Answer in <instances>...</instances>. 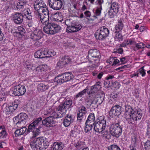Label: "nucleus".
Returning a JSON list of instances; mask_svg holds the SVG:
<instances>
[{
    "label": "nucleus",
    "instance_id": "f257e3e1",
    "mask_svg": "<svg viewBox=\"0 0 150 150\" xmlns=\"http://www.w3.org/2000/svg\"><path fill=\"white\" fill-rule=\"evenodd\" d=\"M33 6L37 12L36 18L43 25H45L49 21V11L48 7L42 0H37L34 2Z\"/></svg>",
    "mask_w": 150,
    "mask_h": 150
},
{
    "label": "nucleus",
    "instance_id": "f03ea898",
    "mask_svg": "<svg viewBox=\"0 0 150 150\" xmlns=\"http://www.w3.org/2000/svg\"><path fill=\"white\" fill-rule=\"evenodd\" d=\"M125 114L128 115L125 118L129 124L136 123L137 121L141 120L142 114L140 110L127 105L125 106Z\"/></svg>",
    "mask_w": 150,
    "mask_h": 150
},
{
    "label": "nucleus",
    "instance_id": "7ed1b4c3",
    "mask_svg": "<svg viewBox=\"0 0 150 150\" xmlns=\"http://www.w3.org/2000/svg\"><path fill=\"white\" fill-rule=\"evenodd\" d=\"M100 83L99 82H97L94 86H92L90 91H88V94L89 95L86 99L87 102L91 103L95 101L97 103L101 99L100 96L97 92L100 88Z\"/></svg>",
    "mask_w": 150,
    "mask_h": 150
},
{
    "label": "nucleus",
    "instance_id": "20e7f679",
    "mask_svg": "<svg viewBox=\"0 0 150 150\" xmlns=\"http://www.w3.org/2000/svg\"><path fill=\"white\" fill-rule=\"evenodd\" d=\"M49 144L45 137H40L34 139L30 142V145L34 150H45Z\"/></svg>",
    "mask_w": 150,
    "mask_h": 150
},
{
    "label": "nucleus",
    "instance_id": "39448f33",
    "mask_svg": "<svg viewBox=\"0 0 150 150\" xmlns=\"http://www.w3.org/2000/svg\"><path fill=\"white\" fill-rule=\"evenodd\" d=\"M42 120V118L39 117L30 124L28 126L26 134H28L30 132H31L34 136L36 137L38 135L40 132V128L41 127L40 125H41Z\"/></svg>",
    "mask_w": 150,
    "mask_h": 150
},
{
    "label": "nucleus",
    "instance_id": "423d86ee",
    "mask_svg": "<svg viewBox=\"0 0 150 150\" xmlns=\"http://www.w3.org/2000/svg\"><path fill=\"white\" fill-rule=\"evenodd\" d=\"M61 29L60 25L54 23L48 22L43 28V30L46 33L54 35L58 33Z\"/></svg>",
    "mask_w": 150,
    "mask_h": 150
},
{
    "label": "nucleus",
    "instance_id": "0eeeda50",
    "mask_svg": "<svg viewBox=\"0 0 150 150\" xmlns=\"http://www.w3.org/2000/svg\"><path fill=\"white\" fill-rule=\"evenodd\" d=\"M43 36V33L41 31L36 30L29 33L28 37L33 41L35 42V45L38 47L42 44V42H40V40L42 38Z\"/></svg>",
    "mask_w": 150,
    "mask_h": 150
},
{
    "label": "nucleus",
    "instance_id": "6e6552de",
    "mask_svg": "<svg viewBox=\"0 0 150 150\" xmlns=\"http://www.w3.org/2000/svg\"><path fill=\"white\" fill-rule=\"evenodd\" d=\"M110 132L111 134L116 138H118L122 132V128L119 123L112 124L110 125Z\"/></svg>",
    "mask_w": 150,
    "mask_h": 150
},
{
    "label": "nucleus",
    "instance_id": "1a4fd4ad",
    "mask_svg": "<svg viewBox=\"0 0 150 150\" xmlns=\"http://www.w3.org/2000/svg\"><path fill=\"white\" fill-rule=\"evenodd\" d=\"M109 33V31L105 26H103L98 30L95 33L97 40H102L106 38Z\"/></svg>",
    "mask_w": 150,
    "mask_h": 150
},
{
    "label": "nucleus",
    "instance_id": "9d476101",
    "mask_svg": "<svg viewBox=\"0 0 150 150\" xmlns=\"http://www.w3.org/2000/svg\"><path fill=\"white\" fill-rule=\"evenodd\" d=\"M109 8L110 9L108 12L109 17L112 18L119 11L120 7L119 4L116 2H111Z\"/></svg>",
    "mask_w": 150,
    "mask_h": 150
},
{
    "label": "nucleus",
    "instance_id": "9b49d317",
    "mask_svg": "<svg viewBox=\"0 0 150 150\" xmlns=\"http://www.w3.org/2000/svg\"><path fill=\"white\" fill-rule=\"evenodd\" d=\"M26 91L24 85L20 84L17 85L14 87L12 93L15 96H21L23 95Z\"/></svg>",
    "mask_w": 150,
    "mask_h": 150
},
{
    "label": "nucleus",
    "instance_id": "f8f14e48",
    "mask_svg": "<svg viewBox=\"0 0 150 150\" xmlns=\"http://www.w3.org/2000/svg\"><path fill=\"white\" fill-rule=\"evenodd\" d=\"M122 109V106L119 105H113L110 111V115L112 117L119 116L121 114Z\"/></svg>",
    "mask_w": 150,
    "mask_h": 150
},
{
    "label": "nucleus",
    "instance_id": "ddd939ff",
    "mask_svg": "<svg viewBox=\"0 0 150 150\" xmlns=\"http://www.w3.org/2000/svg\"><path fill=\"white\" fill-rule=\"evenodd\" d=\"M91 57L93 58H94L93 60L96 63H99L100 59L101 57L100 52L96 49H91L88 51V57L90 58Z\"/></svg>",
    "mask_w": 150,
    "mask_h": 150
},
{
    "label": "nucleus",
    "instance_id": "4468645a",
    "mask_svg": "<svg viewBox=\"0 0 150 150\" xmlns=\"http://www.w3.org/2000/svg\"><path fill=\"white\" fill-rule=\"evenodd\" d=\"M49 6L54 10H58L60 9L63 5L61 0H48Z\"/></svg>",
    "mask_w": 150,
    "mask_h": 150
},
{
    "label": "nucleus",
    "instance_id": "2eb2a0df",
    "mask_svg": "<svg viewBox=\"0 0 150 150\" xmlns=\"http://www.w3.org/2000/svg\"><path fill=\"white\" fill-rule=\"evenodd\" d=\"M82 26L79 23H72L71 25L68 26L66 29V32L68 33H74L78 31L81 29Z\"/></svg>",
    "mask_w": 150,
    "mask_h": 150
},
{
    "label": "nucleus",
    "instance_id": "dca6fc26",
    "mask_svg": "<svg viewBox=\"0 0 150 150\" xmlns=\"http://www.w3.org/2000/svg\"><path fill=\"white\" fill-rule=\"evenodd\" d=\"M27 118L28 115L26 113H21L13 118V121L16 125L24 123L26 122Z\"/></svg>",
    "mask_w": 150,
    "mask_h": 150
},
{
    "label": "nucleus",
    "instance_id": "f3484780",
    "mask_svg": "<svg viewBox=\"0 0 150 150\" xmlns=\"http://www.w3.org/2000/svg\"><path fill=\"white\" fill-rule=\"evenodd\" d=\"M11 18L15 23L20 24L23 21V16L20 13L15 12L12 14Z\"/></svg>",
    "mask_w": 150,
    "mask_h": 150
},
{
    "label": "nucleus",
    "instance_id": "a211bd4d",
    "mask_svg": "<svg viewBox=\"0 0 150 150\" xmlns=\"http://www.w3.org/2000/svg\"><path fill=\"white\" fill-rule=\"evenodd\" d=\"M48 66L46 64H42L35 68V73L39 75L42 74L49 69Z\"/></svg>",
    "mask_w": 150,
    "mask_h": 150
},
{
    "label": "nucleus",
    "instance_id": "6ab92c4d",
    "mask_svg": "<svg viewBox=\"0 0 150 150\" xmlns=\"http://www.w3.org/2000/svg\"><path fill=\"white\" fill-rule=\"evenodd\" d=\"M56 122L54 121L51 117L50 116L47 117L43 120L41 121V124L47 127H51L54 126Z\"/></svg>",
    "mask_w": 150,
    "mask_h": 150
},
{
    "label": "nucleus",
    "instance_id": "aec40b11",
    "mask_svg": "<svg viewBox=\"0 0 150 150\" xmlns=\"http://www.w3.org/2000/svg\"><path fill=\"white\" fill-rule=\"evenodd\" d=\"M28 6V5L27 4L26 2L20 1L18 2L16 5L14 6L13 8L16 10L22 11L24 8H25Z\"/></svg>",
    "mask_w": 150,
    "mask_h": 150
},
{
    "label": "nucleus",
    "instance_id": "412c9836",
    "mask_svg": "<svg viewBox=\"0 0 150 150\" xmlns=\"http://www.w3.org/2000/svg\"><path fill=\"white\" fill-rule=\"evenodd\" d=\"M87 112L86 108L84 106H82L81 109L79 110V113L77 114V119L79 122L82 121L84 116Z\"/></svg>",
    "mask_w": 150,
    "mask_h": 150
},
{
    "label": "nucleus",
    "instance_id": "4be33fe9",
    "mask_svg": "<svg viewBox=\"0 0 150 150\" xmlns=\"http://www.w3.org/2000/svg\"><path fill=\"white\" fill-rule=\"evenodd\" d=\"M106 126V124L102 123H95L94 125L93 129L96 132L100 133L104 131Z\"/></svg>",
    "mask_w": 150,
    "mask_h": 150
},
{
    "label": "nucleus",
    "instance_id": "5701e85b",
    "mask_svg": "<svg viewBox=\"0 0 150 150\" xmlns=\"http://www.w3.org/2000/svg\"><path fill=\"white\" fill-rule=\"evenodd\" d=\"M73 121V117L71 115H67L64 119L63 124L65 127L69 126Z\"/></svg>",
    "mask_w": 150,
    "mask_h": 150
},
{
    "label": "nucleus",
    "instance_id": "b1692460",
    "mask_svg": "<svg viewBox=\"0 0 150 150\" xmlns=\"http://www.w3.org/2000/svg\"><path fill=\"white\" fill-rule=\"evenodd\" d=\"M27 130V128L25 127H23L20 129H17L14 132L15 136L16 137H19L23 134L25 133L26 134H26Z\"/></svg>",
    "mask_w": 150,
    "mask_h": 150
},
{
    "label": "nucleus",
    "instance_id": "393cba45",
    "mask_svg": "<svg viewBox=\"0 0 150 150\" xmlns=\"http://www.w3.org/2000/svg\"><path fill=\"white\" fill-rule=\"evenodd\" d=\"M23 9L22 11L23 14L25 16L26 18L28 20H32L31 11L30 9L27 7Z\"/></svg>",
    "mask_w": 150,
    "mask_h": 150
},
{
    "label": "nucleus",
    "instance_id": "a878e982",
    "mask_svg": "<svg viewBox=\"0 0 150 150\" xmlns=\"http://www.w3.org/2000/svg\"><path fill=\"white\" fill-rule=\"evenodd\" d=\"M53 20L57 22H61L63 19V16L62 13L59 12H57L53 15Z\"/></svg>",
    "mask_w": 150,
    "mask_h": 150
},
{
    "label": "nucleus",
    "instance_id": "bb28decb",
    "mask_svg": "<svg viewBox=\"0 0 150 150\" xmlns=\"http://www.w3.org/2000/svg\"><path fill=\"white\" fill-rule=\"evenodd\" d=\"M64 147V145L62 142H54L53 144V150H62Z\"/></svg>",
    "mask_w": 150,
    "mask_h": 150
},
{
    "label": "nucleus",
    "instance_id": "cd10ccee",
    "mask_svg": "<svg viewBox=\"0 0 150 150\" xmlns=\"http://www.w3.org/2000/svg\"><path fill=\"white\" fill-rule=\"evenodd\" d=\"M0 138L4 139L6 138L8 135L5 127L4 125H0Z\"/></svg>",
    "mask_w": 150,
    "mask_h": 150
},
{
    "label": "nucleus",
    "instance_id": "c85d7f7f",
    "mask_svg": "<svg viewBox=\"0 0 150 150\" xmlns=\"http://www.w3.org/2000/svg\"><path fill=\"white\" fill-rule=\"evenodd\" d=\"M124 27V24L122 21V19H120L118 21L117 24L115 25V32H121L122 30Z\"/></svg>",
    "mask_w": 150,
    "mask_h": 150
},
{
    "label": "nucleus",
    "instance_id": "c756f323",
    "mask_svg": "<svg viewBox=\"0 0 150 150\" xmlns=\"http://www.w3.org/2000/svg\"><path fill=\"white\" fill-rule=\"evenodd\" d=\"M67 109L63 103L60 105L57 108V110L58 111V112L61 113L64 116L66 112Z\"/></svg>",
    "mask_w": 150,
    "mask_h": 150
},
{
    "label": "nucleus",
    "instance_id": "7c9ffc66",
    "mask_svg": "<svg viewBox=\"0 0 150 150\" xmlns=\"http://www.w3.org/2000/svg\"><path fill=\"white\" fill-rule=\"evenodd\" d=\"M47 114L49 115H51L50 117H51L53 119H57V118H61L64 116L61 114V113L58 112V111L57 110L56 112L53 111L51 113L50 112H48Z\"/></svg>",
    "mask_w": 150,
    "mask_h": 150
},
{
    "label": "nucleus",
    "instance_id": "2f4dec72",
    "mask_svg": "<svg viewBox=\"0 0 150 150\" xmlns=\"http://www.w3.org/2000/svg\"><path fill=\"white\" fill-rule=\"evenodd\" d=\"M95 121L94 114L93 112H92L89 114L86 122L94 125Z\"/></svg>",
    "mask_w": 150,
    "mask_h": 150
},
{
    "label": "nucleus",
    "instance_id": "473e14b6",
    "mask_svg": "<svg viewBox=\"0 0 150 150\" xmlns=\"http://www.w3.org/2000/svg\"><path fill=\"white\" fill-rule=\"evenodd\" d=\"M63 74L65 82L70 81L73 78V75L70 72H66Z\"/></svg>",
    "mask_w": 150,
    "mask_h": 150
},
{
    "label": "nucleus",
    "instance_id": "72a5a7b5",
    "mask_svg": "<svg viewBox=\"0 0 150 150\" xmlns=\"http://www.w3.org/2000/svg\"><path fill=\"white\" fill-rule=\"evenodd\" d=\"M54 81L57 82L58 83H63L65 82L63 74L59 75L55 77L54 79Z\"/></svg>",
    "mask_w": 150,
    "mask_h": 150
},
{
    "label": "nucleus",
    "instance_id": "f704fd0d",
    "mask_svg": "<svg viewBox=\"0 0 150 150\" xmlns=\"http://www.w3.org/2000/svg\"><path fill=\"white\" fill-rule=\"evenodd\" d=\"M25 30L24 28L21 26H19L18 27V31L15 33L16 35L18 38H21L22 35L25 33Z\"/></svg>",
    "mask_w": 150,
    "mask_h": 150
},
{
    "label": "nucleus",
    "instance_id": "c9c22d12",
    "mask_svg": "<svg viewBox=\"0 0 150 150\" xmlns=\"http://www.w3.org/2000/svg\"><path fill=\"white\" fill-rule=\"evenodd\" d=\"M88 89L87 88H86L85 89L79 92L75 96L74 100H76L79 98L82 97L86 93H88Z\"/></svg>",
    "mask_w": 150,
    "mask_h": 150
},
{
    "label": "nucleus",
    "instance_id": "e433bc0d",
    "mask_svg": "<svg viewBox=\"0 0 150 150\" xmlns=\"http://www.w3.org/2000/svg\"><path fill=\"white\" fill-rule=\"evenodd\" d=\"M48 88V86L42 83L38 84L37 86L38 90L40 92L45 91L47 90Z\"/></svg>",
    "mask_w": 150,
    "mask_h": 150
},
{
    "label": "nucleus",
    "instance_id": "4c0bfd02",
    "mask_svg": "<svg viewBox=\"0 0 150 150\" xmlns=\"http://www.w3.org/2000/svg\"><path fill=\"white\" fill-rule=\"evenodd\" d=\"M102 123L103 124H106V121L105 116L102 115L99 116L96 120L95 121V123Z\"/></svg>",
    "mask_w": 150,
    "mask_h": 150
},
{
    "label": "nucleus",
    "instance_id": "58836bf2",
    "mask_svg": "<svg viewBox=\"0 0 150 150\" xmlns=\"http://www.w3.org/2000/svg\"><path fill=\"white\" fill-rule=\"evenodd\" d=\"M86 126L84 128V132L86 133H87L91 130L94 125L87 122H85Z\"/></svg>",
    "mask_w": 150,
    "mask_h": 150
},
{
    "label": "nucleus",
    "instance_id": "ea45409f",
    "mask_svg": "<svg viewBox=\"0 0 150 150\" xmlns=\"http://www.w3.org/2000/svg\"><path fill=\"white\" fill-rule=\"evenodd\" d=\"M83 142L79 140L77 142L74 143V145L77 149L80 150L83 147Z\"/></svg>",
    "mask_w": 150,
    "mask_h": 150
},
{
    "label": "nucleus",
    "instance_id": "a19ab883",
    "mask_svg": "<svg viewBox=\"0 0 150 150\" xmlns=\"http://www.w3.org/2000/svg\"><path fill=\"white\" fill-rule=\"evenodd\" d=\"M62 60L64 61L65 65L71 64L72 62V60L69 56L63 57L62 58Z\"/></svg>",
    "mask_w": 150,
    "mask_h": 150
},
{
    "label": "nucleus",
    "instance_id": "79ce46f5",
    "mask_svg": "<svg viewBox=\"0 0 150 150\" xmlns=\"http://www.w3.org/2000/svg\"><path fill=\"white\" fill-rule=\"evenodd\" d=\"M67 108V109L72 107V100L70 99H67L64 101L63 103Z\"/></svg>",
    "mask_w": 150,
    "mask_h": 150
},
{
    "label": "nucleus",
    "instance_id": "37998d69",
    "mask_svg": "<svg viewBox=\"0 0 150 150\" xmlns=\"http://www.w3.org/2000/svg\"><path fill=\"white\" fill-rule=\"evenodd\" d=\"M115 35L114 37L115 41H120L123 40V36L122 35L121 32H115Z\"/></svg>",
    "mask_w": 150,
    "mask_h": 150
},
{
    "label": "nucleus",
    "instance_id": "c03bdc74",
    "mask_svg": "<svg viewBox=\"0 0 150 150\" xmlns=\"http://www.w3.org/2000/svg\"><path fill=\"white\" fill-rule=\"evenodd\" d=\"M34 56L35 58H44V57L42 49L40 50H38L35 52L34 54Z\"/></svg>",
    "mask_w": 150,
    "mask_h": 150
},
{
    "label": "nucleus",
    "instance_id": "a18cd8bd",
    "mask_svg": "<svg viewBox=\"0 0 150 150\" xmlns=\"http://www.w3.org/2000/svg\"><path fill=\"white\" fill-rule=\"evenodd\" d=\"M102 9V8H101V7H97L96 8V9L95 11V15H94V16H93V18H93L94 20L95 19L97 18V16H100Z\"/></svg>",
    "mask_w": 150,
    "mask_h": 150
},
{
    "label": "nucleus",
    "instance_id": "49530a36",
    "mask_svg": "<svg viewBox=\"0 0 150 150\" xmlns=\"http://www.w3.org/2000/svg\"><path fill=\"white\" fill-rule=\"evenodd\" d=\"M18 105L16 103H13L10 105L8 106L11 113L13 112L17 108Z\"/></svg>",
    "mask_w": 150,
    "mask_h": 150
},
{
    "label": "nucleus",
    "instance_id": "de8ad7c7",
    "mask_svg": "<svg viewBox=\"0 0 150 150\" xmlns=\"http://www.w3.org/2000/svg\"><path fill=\"white\" fill-rule=\"evenodd\" d=\"M108 150H121L120 147L115 144H112L108 147Z\"/></svg>",
    "mask_w": 150,
    "mask_h": 150
},
{
    "label": "nucleus",
    "instance_id": "09e8293b",
    "mask_svg": "<svg viewBox=\"0 0 150 150\" xmlns=\"http://www.w3.org/2000/svg\"><path fill=\"white\" fill-rule=\"evenodd\" d=\"M84 14L88 21H93L94 20L93 18H90L91 15L90 11H87L84 12Z\"/></svg>",
    "mask_w": 150,
    "mask_h": 150
},
{
    "label": "nucleus",
    "instance_id": "8fccbe9b",
    "mask_svg": "<svg viewBox=\"0 0 150 150\" xmlns=\"http://www.w3.org/2000/svg\"><path fill=\"white\" fill-rule=\"evenodd\" d=\"M135 46L137 50L144 48L145 46V45L143 42H140L139 43H136V42H135Z\"/></svg>",
    "mask_w": 150,
    "mask_h": 150
},
{
    "label": "nucleus",
    "instance_id": "3c124183",
    "mask_svg": "<svg viewBox=\"0 0 150 150\" xmlns=\"http://www.w3.org/2000/svg\"><path fill=\"white\" fill-rule=\"evenodd\" d=\"M115 78L114 75H108L105 78L107 80L109 81L111 85L114 81L112 79Z\"/></svg>",
    "mask_w": 150,
    "mask_h": 150
},
{
    "label": "nucleus",
    "instance_id": "603ef678",
    "mask_svg": "<svg viewBox=\"0 0 150 150\" xmlns=\"http://www.w3.org/2000/svg\"><path fill=\"white\" fill-rule=\"evenodd\" d=\"M64 61H62V59L61 58L60 59L59 61L57 63V65L60 68H63L64 65H65Z\"/></svg>",
    "mask_w": 150,
    "mask_h": 150
},
{
    "label": "nucleus",
    "instance_id": "864d4df0",
    "mask_svg": "<svg viewBox=\"0 0 150 150\" xmlns=\"http://www.w3.org/2000/svg\"><path fill=\"white\" fill-rule=\"evenodd\" d=\"M146 135L148 136V140L146 141L150 142V122L147 125Z\"/></svg>",
    "mask_w": 150,
    "mask_h": 150
},
{
    "label": "nucleus",
    "instance_id": "5fc2aeb1",
    "mask_svg": "<svg viewBox=\"0 0 150 150\" xmlns=\"http://www.w3.org/2000/svg\"><path fill=\"white\" fill-rule=\"evenodd\" d=\"M130 150H137V145L135 143H132L129 146Z\"/></svg>",
    "mask_w": 150,
    "mask_h": 150
},
{
    "label": "nucleus",
    "instance_id": "6e6d98bb",
    "mask_svg": "<svg viewBox=\"0 0 150 150\" xmlns=\"http://www.w3.org/2000/svg\"><path fill=\"white\" fill-rule=\"evenodd\" d=\"M111 86H112L115 88H119L120 86V84L118 81H115L112 83Z\"/></svg>",
    "mask_w": 150,
    "mask_h": 150
},
{
    "label": "nucleus",
    "instance_id": "4d7b16f0",
    "mask_svg": "<svg viewBox=\"0 0 150 150\" xmlns=\"http://www.w3.org/2000/svg\"><path fill=\"white\" fill-rule=\"evenodd\" d=\"M144 148L145 150H150V142L146 141L144 143Z\"/></svg>",
    "mask_w": 150,
    "mask_h": 150
},
{
    "label": "nucleus",
    "instance_id": "13d9d810",
    "mask_svg": "<svg viewBox=\"0 0 150 150\" xmlns=\"http://www.w3.org/2000/svg\"><path fill=\"white\" fill-rule=\"evenodd\" d=\"M139 71L142 77H144L146 75V71L144 68V67H142L139 69Z\"/></svg>",
    "mask_w": 150,
    "mask_h": 150
},
{
    "label": "nucleus",
    "instance_id": "bf43d9fd",
    "mask_svg": "<svg viewBox=\"0 0 150 150\" xmlns=\"http://www.w3.org/2000/svg\"><path fill=\"white\" fill-rule=\"evenodd\" d=\"M104 84L105 87L108 88L111 86L112 85L111 84L109 81H108L105 79L104 81Z\"/></svg>",
    "mask_w": 150,
    "mask_h": 150
},
{
    "label": "nucleus",
    "instance_id": "052dcab7",
    "mask_svg": "<svg viewBox=\"0 0 150 150\" xmlns=\"http://www.w3.org/2000/svg\"><path fill=\"white\" fill-rule=\"evenodd\" d=\"M56 54V52L53 50H48V56H47V57H50L54 56Z\"/></svg>",
    "mask_w": 150,
    "mask_h": 150
},
{
    "label": "nucleus",
    "instance_id": "680f3d73",
    "mask_svg": "<svg viewBox=\"0 0 150 150\" xmlns=\"http://www.w3.org/2000/svg\"><path fill=\"white\" fill-rule=\"evenodd\" d=\"M120 61L121 64H126L127 62V58L125 57H124L120 58Z\"/></svg>",
    "mask_w": 150,
    "mask_h": 150
},
{
    "label": "nucleus",
    "instance_id": "e2e57ef3",
    "mask_svg": "<svg viewBox=\"0 0 150 150\" xmlns=\"http://www.w3.org/2000/svg\"><path fill=\"white\" fill-rule=\"evenodd\" d=\"M119 94L117 93H116L115 94L113 95L112 96H111V98H112L114 101H117L119 98Z\"/></svg>",
    "mask_w": 150,
    "mask_h": 150
},
{
    "label": "nucleus",
    "instance_id": "0e129e2a",
    "mask_svg": "<svg viewBox=\"0 0 150 150\" xmlns=\"http://www.w3.org/2000/svg\"><path fill=\"white\" fill-rule=\"evenodd\" d=\"M42 50L44 58L47 57V56H48V50L47 49H42Z\"/></svg>",
    "mask_w": 150,
    "mask_h": 150
},
{
    "label": "nucleus",
    "instance_id": "69168bd1",
    "mask_svg": "<svg viewBox=\"0 0 150 150\" xmlns=\"http://www.w3.org/2000/svg\"><path fill=\"white\" fill-rule=\"evenodd\" d=\"M26 68L29 70H35V67H33L32 65L29 64L26 65Z\"/></svg>",
    "mask_w": 150,
    "mask_h": 150
},
{
    "label": "nucleus",
    "instance_id": "338daca9",
    "mask_svg": "<svg viewBox=\"0 0 150 150\" xmlns=\"http://www.w3.org/2000/svg\"><path fill=\"white\" fill-rule=\"evenodd\" d=\"M114 59H115V58L114 57H110L107 62L110 64H111L112 66H113V63H114Z\"/></svg>",
    "mask_w": 150,
    "mask_h": 150
},
{
    "label": "nucleus",
    "instance_id": "774afa93",
    "mask_svg": "<svg viewBox=\"0 0 150 150\" xmlns=\"http://www.w3.org/2000/svg\"><path fill=\"white\" fill-rule=\"evenodd\" d=\"M4 111L6 112V115H9L11 113L10 109L8 106H6V107Z\"/></svg>",
    "mask_w": 150,
    "mask_h": 150
}]
</instances>
